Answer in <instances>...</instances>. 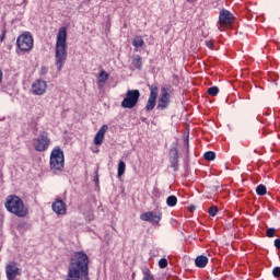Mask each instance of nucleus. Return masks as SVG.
Segmentation results:
<instances>
[{
	"mask_svg": "<svg viewBox=\"0 0 280 280\" xmlns=\"http://www.w3.org/2000/svg\"><path fill=\"white\" fill-rule=\"evenodd\" d=\"M89 255L84 252H74L70 258L66 280H91L89 277Z\"/></svg>",
	"mask_w": 280,
	"mask_h": 280,
	"instance_id": "1",
	"label": "nucleus"
},
{
	"mask_svg": "<svg viewBox=\"0 0 280 280\" xmlns=\"http://www.w3.org/2000/svg\"><path fill=\"white\" fill-rule=\"evenodd\" d=\"M67 27L62 26L59 28L56 42L55 62L57 71H62L65 63L67 62Z\"/></svg>",
	"mask_w": 280,
	"mask_h": 280,
	"instance_id": "2",
	"label": "nucleus"
},
{
	"mask_svg": "<svg viewBox=\"0 0 280 280\" xmlns=\"http://www.w3.org/2000/svg\"><path fill=\"white\" fill-rule=\"evenodd\" d=\"M4 207L9 213H13L16 218H25L30 213V209L25 207L23 199L16 195L8 196Z\"/></svg>",
	"mask_w": 280,
	"mask_h": 280,
	"instance_id": "3",
	"label": "nucleus"
},
{
	"mask_svg": "<svg viewBox=\"0 0 280 280\" xmlns=\"http://www.w3.org/2000/svg\"><path fill=\"white\" fill-rule=\"evenodd\" d=\"M49 165L54 174H60L65 170V151L60 147L52 149Z\"/></svg>",
	"mask_w": 280,
	"mask_h": 280,
	"instance_id": "4",
	"label": "nucleus"
},
{
	"mask_svg": "<svg viewBox=\"0 0 280 280\" xmlns=\"http://www.w3.org/2000/svg\"><path fill=\"white\" fill-rule=\"evenodd\" d=\"M174 88H172V84H164L161 88V94L160 97L158 100V105H156V109L158 110H165L167 108H170V103L171 101V93H173Z\"/></svg>",
	"mask_w": 280,
	"mask_h": 280,
	"instance_id": "5",
	"label": "nucleus"
},
{
	"mask_svg": "<svg viewBox=\"0 0 280 280\" xmlns=\"http://www.w3.org/2000/svg\"><path fill=\"white\" fill-rule=\"evenodd\" d=\"M51 140L49 139V133L47 131H40L39 136L33 139V147L36 152H47Z\"/></svg>",
	"mask_w": 280,
	"mask_h": 280,
	"instance_id": "6",
	"label": "nucleus"
},
{
	"mask_svg": "<svg viewBox=\"0 0 280 280\" xmlns=\"http://www.w3.org/2000/svg\"><path fill=\"white\" fill-rule=\"evenodd\" d=\"M141 97V92L139 90H128L125 98L121 102L122 108L132 109L137 104H139V98Z\"/></svg>",
	"mask_w": 280,
	"mask_h": 280,
	"instance_id": "7",
	"label": "nucleus"
},
{
	"mask_svg": "<svg viewBox=\"0 0 280 280\" xmlns=\"http://www.w3.org/2000/svg\"><path fill=\"white\" fill-rule=\"evenodd\" d=\"M16 47L20 51H31L34 47V38L31 34H22L16 39Z\"/></svg>",
	"mask_w": 280,
	"mask_h": 280,
	"instance_id": "8",
	"label": "nucleus"
},
{
	"mask_svg": "<svg viewBox=\"0 0 280 280\" xmlns=\"http://www.w3.org/2000/svg\"><path fill=\"white\" fill-rule=\"evenodd\" d=\"M233 21H235L233 13L226 9H222L219 13V30H222V27H231Z\"/></svg>",
	"mask_w": 280,
	"mask_h": 280,
	"instance_id": "9",
	"label": "nucleus"
},
{
	"mask_svg": "<svg viewBox=\"0 0 280 280\" xmlns=\"http://www.w3.org/2000/svg\"><path fill=\"white\" fill-rule=\"evenodd\" d=\"M162 218H163V212L159 210L144 212L140 215V220H142V222H153V224H159Z\"/></svg>",
	"mask_w": 280,
	"mask_h": 280,
	"instance_id": "10",
	"label": "nucleus"
},
{
	"mask_svg": "<svg viewBox=\"0 0 280 280\" xmlns=\"http://www.w3.org/2000/svg\"><path fill=\"white\" fill-rule=\"evenodd\" d=\"M156 97H159V86L153 84L150 88V96L145 106V110H148V113H150V110H154V107L156 106Z\"/></svg>",
	"mask_w": 280,
	"mask_h": 280,
	"instance_id": "11",
	"label": "nucleus"
},
{
	"mask_svg": "<svg viewBox=\"0 0 280 280\" xmlns=\"http://www.w3.org/2000/svg\"><path fill=\"white\" fill-rule=\"evenodd\" d=\"M32 89L34 95H45L47 92V82L38 79L32 84Z\"/></svg>",
	"mask_w": 280,
	"mask_h": 280,
	"instance_id": "12",
	"label": "nucleus"
},
{
	"mask_svg": "<svg viewBox=\"0 0 280 280\" xmlns=\"http://www.w3.org/2000/svg\"><path fill=\"white\" fill-rule=\"evenodd\" d=\"M52 211L57 213V215H65L67 213V203L63 202L62 199L57 198L51 205Z\"/></svg>",
	"mask_w": 280,
	"mask_h": 280,
	"instance_id": "13",
	"label": "nucleus"
},
{
	"mask_svg": "<svg viewBox=\"0 0 280 280\" xmlns=\"http://www.w3.org/2000/svg\"><path fill=\"white\" fill-rule=\"evenodd\" d=\"M106 132H108V125H103L94 137V145H102L104 143Z\"/></svg>",
	"mask_w": 280,
	"mask_h": 280,
	"instance_id": "14",
	"label": "nucleus"
},
{
	"mask_svg": "<svg viewBox=\"0 0 280 280\" xmlns=\"http://www.w3.org/2000/svg\"><path fill=\"white\" fill-rule=\"evenodd\" d=\"M209 264V258L205 255L197 256L195 259V266L197 268H207V265Z\"/></svg>",
	"mask_w": 280,
	"mask_h": 280,
	"instance_id": "15",
	"label": "nucleus"
},
{
	"mask_svg": "<svg viewBox=\"0 0 280 280\" xmlns=\"http://www.w3.org/2000/svg\"><path fill=\"white\" fill-rule=\"evenodd\" d=\"M131 65L132 67H135V69H138L139 71L143 69V61L139 55L132 57Z\"/></svg>",
	"mask_w": 280,
	"mask_h": 280,
	"instance_id": "16",
	"label": "nucleus"
},
{
	"mask_svg": "<svg viewBox=\"0 0 280 280\" xmlns=\"http://www.w3.org/2000/svg\"><path fill=\"white\" fill-rule=\"evenodd\" d=\"M132 45L136 49H139V47H143L145 45V42H143V37L136 36L132 40Z\"/></svg>",
	"mask_w": 280,
	"mask_h": 280,
	"instance_id": "17",
	"label": "nucleus"
},
{
	"mask_svg": "<svg viewBox=\"0 0 280 280\" xmlns=\"http://www.w3.org/2000/svg\"><path fill=\"white\" fill-rule=\"evenodd\" d=\"M108 78H109L108 72H106L105 70H102L98 74V84H106Z\"/></svg>",
	"mask_w": 280,
	"mask_h": 280,
	"instance_id": "18",
	"label": "nucleus"
},
{
	"mask_svg": "<svg viewBox=\"0 0 280 280\" xmlns=\"http://www.w3.org/2000/svg\"><path fill=\"white\" fill-rule=\"evenodd\" d=\"M125 173H126V162L125 161H119V163H118V173H117L118 178H121V176H124Z\"/></svg>",
	"mask_w": 280,
	"mask_h": 280,
	"instance_id": "19",
	"label": "nucleus"
},
{
	"mask_svg": "<svg viewBox=\"0 0 280 280\" xmlns=\"http://www.w3.org/2000/svg\"><path fill=\"white\" fill-rule=\"evenodd\" d=\"M177 202H178V198H176V196L174 195L168 196L166 199L167 207H176Z\"/></svg>",
	"mask_w": 280,
	"mask_h": 280,
	"instance_id": "20",
	"label": "nucleus"
},
{
	"mask_svg": "<svg viewBox=\"0 0 280 280\" xmlns=\"http://www.w3.org/2000/svg\"><path fill=\"white\" fill-rule=\"evenodd\" d=\"M170 161H178V149L176 147L170 150Z\"/></svg>",
	"mask_w": 280,
	"mask_h": 280,
	"instance_id": "21",
	"label": "nucleus"
},
{
	"mask_svg": "<svg viewBox=\"0 0 280 280\" xmlns=\"http://www.w3.org/2000/svg\"><path fill=\"white\" fill-rule=\"evenodd\" d=\"M256 194L257 196H266V194H268V190L264 184H260L256 187Z\"/></svg>",
	"mask_w": 280,
	"mask_h": 280,
	"instance_id": "22",
	"label": "nucleus"
},
{
	"mask_svg": "<svg viewBox=\"0 0 280 280\" xmlns=\"http://www.w3.org/2000/svg\"><path fill=\"white\" fill-rule=\"evenodd\" d=\"M205 161H215V152L208 151L203 154Z\"/></svg>",
	"mask_w": 280,
	"mask_h": 280,
	"instance_id": "23",
	"label": "nucleus"
},
{
	"mask_svg": "<svg viewBox=\"0 0 280 280\" xmlns=\"http://www.w3.org/2000/svg\"><path fill=\"white\" fill-rule=\"evenodd\" d=\"M142 280H154V276L152 275V271H150L148 268L143 270Z\"/></svg>",
	"mask_w": 280,
	"mask_h": 280,
	"instance_id": "24",
	"label": "nucleus"
},
{
	"mask_svg": "<svg viewBox=\"0 0 280 280\" xmlns=\"http://www.w3.org/2000/svg\"><path fill=\"white\" fill-rule=\"evenodd\" d=\"M207 93L211 95L212 97H215L218 93H220V89L218 86H211L208 89Z\"/></svg>",
	"mask_w": 280,
	"mask_h": 280,
	"instance_id": "25",
	"label": "nucleus"
},
{
	"mask_svg": "<svg viewBox=\"0 0 280 280\" xmlns=\"http://www.w3.org/2000/svg\"><path fill=\"white\" fill-rule=\"evenodd\" d=\"M208 213L211 215V218H215V215H218V206H211Z\"/></svg>",
	"mask_w": 280,
	"mask_h": 280,
	"instance_id": "26",
	"label": "nucleus"
},
{
	"mask_svg": "<svg viewBox=\"0 0 280 280\" xmlns=\"http://www.w3.org/2000/svg\"><path fill=\"white\" fill-rule=\"evenodd\" d=\"M275 233H277V230L275 228H269L266 231L267 237H275Z\"/></svg>",
	"mask_w": 280,
	"mask_h": 280,
	"instance_id": "27",
	"label": "nucleus"
},
{
	"mask_svg": "<svg viewBox=\"0 0 280 280\" xmlns=\"http://www.w3.org/2000/svg\"><path fill=\"white\" fill-rule=\"evenodd\" d=\"M171 167L174 168V172H178V160H170Z\"/></svg>",
	"mask_w": 280,
	"mask_h": 280,
	"instance_id": "28",
	"label": "nucleus"
},
{
	"mask_svg": "<svg viewBox=\"0 0 280 280\" xmlns=\"http://www.w3.org/2000/svg\"><path fill=\"white\" fill-rule=\"evenodd\" d=\"M94 183H95V185H100V168H96L95 171H94Z\"/></svg>",
	"mask_w": 280,
	"mask_h": 280,
	"instance_id": "29",
	"label": "nucleus"
},
{
	"mask_svg": "<svg viewBox=\"0 0 280 280\" xmlns=\"http://www.w3.org/2000/svg\"><path fill=\"white\" fill-rule=\"evenodd\" d=\"M160 268H167V258H161L159 261Z\"/></svg>",
	"mask_w": 280,
	"mask_h": 280,
	"instance_id": "30",
	"label": "nucleus"
},
{
	"mask_svg": "<svg viewBox=\"0 0 280 280\" xmlns=\"http://www.w3.org/2000/svg\"><path fill=\"white\" fill-rule=\"evenodd\" d=\"M272 276L276 277V279H279V277H280V267H275L273 268Z\"/></svg>",
	"mask_w": 280,
	"mask_h": 280,
	"instance_id": "31",
	"label": "nucleus"
},
{
	"mask_svg": "<svg viewBox=\"0 0 280 280\" xmlns=\"http://www.w3.org/2000/svg\"><path fill=\"white\" fill-rule=\"evenodd\" d=\"M5 34H8V30L5 28V26H3L2 33H1V36H0L1 43H3L5 40Z\"/></svg>",
	"mask_w": 280,
	"mask_h": 280,
	"instance_id": "32",
	"label": "nucleus"
},
{
	"mask_svg": "<svg viewBox=\"0 0 280 280\" xmlns=\"http://www.w3.org/2000/svg\"><path fill=\"white\" fill-rule=\"evenodd\" d=\"M184 147L186 148L187 152H189V136H187L184 140Z\"/></svg>",
	"mask_w": 280,
	"mask_h": 280,
	"instance_id": "33",
	"label": "nucleus"
},
{
	"mask_svg": "<svg viewBox=\"0 0 280 280\" xmlns=\"http://www.w3.org/2000/svg\"><path fill=\"white\" fill-rule=\"evenodd\" d=\"M48 72H49V69H48L46 66H43V67L40 68V73H42V75H47Z\"/></svg>",
	"mask_w": 280,
	"mask_h": 280,
	"instance_id": "34",
	"label": "nucleus"
},
{
	"mask_svg": "<svg viewBox=\"0 0 280 280\" xmlns=\"http://www.w3.org/2000/svg\"><path fill=\"white\" fill-rule=\"evenodd\" d=\"M206 46L208 47V49H213V42L207 40Z\"/></svg>",
	"mask_w": 280,
	"mask_h": 280,
	"instance_id": "35",
	"label": "nucleus"
},
{
	"mask_svg": "<svg viewBox=\"0 0 280 280\" xmlns=\"http://www.w3.org/2000/svg\"><path fill=\"white\" fill-rule=\"evenodd\" d=\"M275 246L278 250H280V238L275 240Z\"/></svg>",
	"mask_w": 280,
	"mask_h": 280,
	"instance_id": "36",
	"label": "nucleus"
},
{
	"mask_svg": "<svg viewBox=\"0 0 280 280\" xmlns=\"http://www.w3.org/2000/svg\"><path fill=\"white\" fill-rule=\"evenodd\" d=\"M188 209L191 213H194V211H196V206H190Z\"/></svg>",
	"mask_w": 280,
	"mask_h": 280,
	"instance_id": "37",
	"label": "nucleus"
},
{
	"mask_svg": "<svg viewBox=\"0 0 280 280\" xmlns=\"http://www.w3.org/2000/svg\"><path fill=\"white\" fill-rule=\"evenodd\" d=\"M3 82V71L0 70V83Z\"/></svg>",
	"mask_w": 280,
	"mask_h": 280,
	"instance_id": "38",
	"label": "nucleus"
},
{
	"mask_svg": "<svg viewBox=\"0 0 280 280\" xmlns=\"http://www.w3.org/2000/svg\"><path fill=\"white\" fill-rule=\"evenodd\" d=\"M187 1V3H194V1H196V0H186Z\"/></svg>",
	"mask_w": 280,
	"mask_h": 280,
	"instance_id": "39",
	"label": "nucleus"
},
{
	"mask_svg": "<svg viewBox=\"0 0 280 280\" xmlns=\"http://www.w3.org/2000/svg\"><path fill=\"white\" fill-rule=\"evenodd\" d=\"M173 79H174V80H178V75L174 74V75H173Z\"/></svg>",
	"mask_w": 280,
	"mask_h": 280,
	"instance_id": "40",
	"label": "nucleus"
},
{
	"mask_svg": "<svg viewBox=\"0 0 280 280\" xmlns=\"http://www.w3.org/2000/svg\"><path fill=\"white\" fill-rule=\"evenodd\" d=\"M141 120H142L143 122H145V121H148V118H141Z\"/></svg>",
	"mask_w": 280,
	"mask_h": 280,
	"instance_id": "41",
	"label": "nucleus"
},
{
	"mask_svg": "<svg viewBox=\"0 0 280 280\" xmlns=\"http://www.w3.org/2000/svg\"><path fill=\"white\" fill-rule=\"evenodd\" d=\"M89 218H90V220H93V215H90Z\"/></svg>",
	"mask_w": 280,
	"mask_h": 280,
	"instance_id": "42",
	"label": "nucleus"
},
{
	"mask_svg": "<svg viewBox=\"0 0 280 280\" xmlns=\"http://www.w3.org/2000/svg\"><path fill=\"white\" fill-rule=\"evenodd\" d=\"M215 191H218V187H215Z\"/></svg>",
	"mask_w": 280,
	"mask_h": 280,
	"instance_id": "43",
	"label": "nucleus"
}]
</instances>
